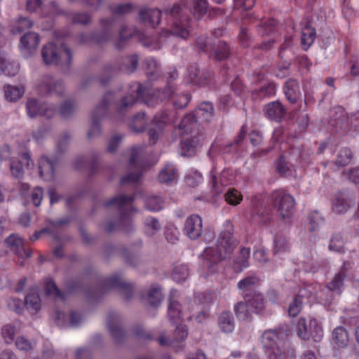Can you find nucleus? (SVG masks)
<instances>
[{"label": "nucleus", "mask_w": 359, "mask_h": 359, "mask_svg": "<svg viewBox=\"0 0 359 359\" xmlns=\"http://www.w3.org/2000/svg\"><path fill=\"white\" fill-rule=\"evenodd\" d=\"M177 296V292L172 290L170 294L169 299V305L168 309V317L173 324H177L180 323L182 318V312L181 310V304L176 299Z\"/></svg>", "instance_id": "nucleus-20"}, {"label": "nucleus", "mask_w": 359, "mask_h": 359, "mask_svg": "<svg viewBox=\"0 0 359 359\" xmlns=\"http://www.w3.org/2000/svg\"><path fill=\"white\" fill-rule=\"evenodd\" d=\"M351 205V201L346 196L339 194L333 202L332 210L337 214H342L346 212Z\"/></svg>", "instance_id": "nucleus-32"}, {"label": "nucleus", "mask_w": 359, "mask_h": 359, "mask_svg": "<svg viewBox=\"0 0 359 359\" xmlns=\"http://www.w3.org/2000/svg\"><path fill=\"white\" fill-rule=\"evenodd\" d=\"M90 20L91 17L87 13H76L72 16V22L74 24L87 25Z\"/></svg>", "instance_id": "nucleus-64"}, {"label": "nucleus", "mask_w": 359, "mask_h": 359, "mask_svg": "<svg viewBox=\"0 0 359 359\" xmlns=\"http://www.w3.org/2000/svg\"><path fill=\"white\" fill-rule=\"evenodd\" d=\"M352 269V263L349 261L344 262L339 271L333 278L327 283V287L332 292L340 294L344 286V281Z\"/></svg>", "instance_id": "nucleus-12"}, {"label": "nucleus", "mask_w": 359, "mask_h": 359, "mask_svg": "<svg viewBox=\"0 0 359 359\" xmlns=\"http://www.w3.org/2000/svg\"><path fill=\"white\" fill-rule=\"evenodd\" d=\"M226 175H227V172H222L220 179H219V184L216 175L212 172L210 183H211L212 189L215 191L216 194H219L222 191V189L220 188V185L222 187H223V186H226L228 184V181L226 180Z\"/></svg>", "instance_id": "nucleus-55"}, {"label": "nucleus", "mask_w": 359, "mask_h": 359, "mask_svg": "<svg viewBox=\"0 0 359 359\" xmlns=\"http://www.w3.org/2000/svg\"><path fill=\"white\" fill-rule=\"evenodd\" d=\"M146 74L148 76H154L158 69L157 62L153 58H147L144 61Z\"/></svg>", "instance_id": "nucleus-61"}, {"label": "nucleus", "mask_w": 359, "mask_h": 359, "mask_svg": "<svg viewBox=\"0 0 359 359\" xmlns=\"http://www.w3.org/2000/svg\"><path fill=\"white\" fill-rule=\"evenodd\" d=\"M163 199L158 196H150L145 200V207L150 211H158L163 208Z\"/></svg>", "instance_id": "nucleus-46"}, {"label": "nucleus", "mask_w": 359, "mask_h": 359, "mask_svg": "<svg viewBox=\"0 0 359 359\" xmlns=\"http://www.w3.org/2000/svg\"><path fill=\"white\" fill-rule=\"evenodd\" d=\"M144 231L149 236L155 235L161 229V224L158 219L153 217H146L143 222Z\"/></svg>", "instance_id": "nucleus-39"}, {"label": "nucleus", "mask_w": 359, "mask_h": 359, "mask_svg": "<svg viewBox=\"0 0 359 359\" xmlns=\"http://www.w3.org/2000/svg\"><path fill=\"white\" fill-rule=\"evenodd\" d=\"M224 228L218 238L216 248H207L203 252V265L211 273L217 271L219 262L231 256L236 245V241L233 238L232 224L226 221Z\"/></svg>", "instance_id": "nucleus-2"}, {"label": "nucleus", "mask_w": 359, "mask_h": 359, "mask_svg": "<svg viewBox=\"0 0 359 359\" xmlns=\"http://www.w3.org/2000/svg\"><path fill=\"white\" fill-rule=\"evenodd\" d=\"M55 163L47 156H42L39 162V169L41 177L47 181H50L54 178Z\"/></svg>", "instance_id": "nucleus-24"}, {"label": "nucleus", "mask_w": 359, "mask_h": 359, "mask_svg": "<svg viewBox=\"0 0 359 359\" xmlns=\"http://www.w3.org/2000/svg\"><path fill=\"white\" fill-rule=\"evenodd\" d=\"M171 100L173 106L176 109H182L188 105L190 101V95L187 93H177L175 88Z\"/></svg>", "instance_id": "nucleus-42"}, {"label": "nucleus", "mask_w": 359, "mask_h": 359, "mask_svg": "<svg viewBox=\"0 0 359 359\" xmlns=\"http://www.w3.org/2000/svg\"><path fill=\"white\" fill-rule=\"evenodd\" d=\"M41 57L46 65L58 66L64 72L68 71L72 63V50L65 44L57 46L48 43L41 49Z\"/></svg>", "instance_id": "nucleus-5"}, {"label": "nucleus", "mask_w": 359, "mask_h": 359, "mask_svg": "<svg viewBox=\"0 0 359 359\" xmlns=\"http://www.w3.org/2000/svg\"><path fill=\"white\" fill-rule=\"evenodd\" d=\"M187 6V1L181 0L173 4L171 8L164 9L165 14L172 18V22L170 29L163 31L162 34H170L184 39L190 36L191 25V20L186 13Z\"/></svg>", "instance_id": "nucleus-4"}, {"label": "nucleus", "mask_w": 359, "mask_h": 359, "mask_svg": "<svg viewBox=\"0 0 359 359\" xmlns=\"http://www.w3.org/2000/svg\"><path fill=\"white\" fill-rule=\"evenodd\" d=\"M290 243L286 236L276 234L273 241V252L275 254L284 253L290 251Z\"/></svg>", "instance_id": "nucleus-35"}, {"label": "nucleus", "mask_w": 359, "mask_h": 359, "mask_svg": "<svg viewBox=\"0 0 359 359\" xmlns=\"http://www.w3.org/2000/svg\"><path fill=\"white\" fill-rule=\"evenodd\" d=\"M302 304L303 301L296 297L290 304L288 309L289 315L292 317H296L300 313Z\"/></svg>", "instance_id": "nucleus-62"}, {"label": "nucleus", "mask_w": 359, "mask_h": 359, "mask_svg": "<svg viewBox=\"0 0 359 359\" xmlns=\"http://www.w3.org/2000/svg\"><path fill=\"white\" fill-rule=\"evenodd\" d=\"M283 333L278 330H269L265 331L262 334V341L264 347L269 350L270 359H294V353L292 349L287 348L282 350L278 345L281 343V338Z\"/></svg>", "instance_id": "nucleus-7"}, {"label": "nucleus", "mask_w": 359, "mask_h": 359, "mask_svg": "<svg viewBox=\"0 0 359 359\" xmlns=\"http://www.w3.org/2000/svg\"><path fill=\"white\" fill-rule=\"evenodd\" d=\"M353 153L348 148H344L340 150L335 161L336 165L338 167H344L352 161Z\"/></svg>", "instance_id": "nucleus-43"}, {"label": "nucleus", "mask_w": 359, "mask_h": 359, "mask_svg": "<svg viewBox=\"0 0 359 359\" xmlns=\"http://www.w3.org/2000/svg\"><path fill=\"white\" fill-rule=\"evenodd\" d=\"M145 298L149 304L157 306L163 300L161 287L157 284L152 285L149 289Z\"/></svg>", "instance_id": "nucleus-31"}, {"label": "nucleus", "mask_w": 359, "mask_h": 359, "mask_svg": "<svg viewBox=\"0 0 359 359\" xmlns=\"http://www.w3.org/2000/svg\"><path fill=\"white\" fill-rule=\"evenodd\" d=\"M171 122L170 115L168 111H163L157 114L153 119V123L156 127H164Z\"/></svg>", "instance_id": "nucleus-58"}, {"label": "nucleus", "mask_w": 359, "mask_h": 359, "mask_svg": "<svg viewBox=\"0 0 359 359\" xmlns=\"http://www.w3.org/2000/svg\"><path fill=\"white\" fill-rule=\"evenodd\" d=\"M43 103L35 98H29L26 103L27 115L30 118H35L41 115Z\"/></svg>", "instance_id": "nucleus-38"}, {"label": "nucleus", "mask_w": 359, "mask_h": 359, "mask_svg": "<svg viewBox=\"0 0 359 359\" xmlns=\"http://www.w3.org/2000/svg\"><path fill=\"white\" fill-rule=\"evenodd\" d=\"M40 36L34 32L24 34L20 39L19 48L22 54L27 57H31L36 53L40 43Z\"/></svg>", "instance_id": "nucleus-10"}, {"label": "nucleus", "mask_w": 359, "mask_h": 359, "mask_svg": "<svg viewBox=\"0 0 359 359\" xmlns=\"http://www.w3.org/2000/svg\"><path fill=\"white\" fill-rule=\"evenodd\" d=\"M310 338L311 337L314 341L319 342L323 337V330L321 325L316 319L309 320Z\"/></svg>", "instance_id": "nucleus-45"}, {"label": "nucleus", "mask_w": 359, "mask_h": 359, "mask_svg": "<svg viewBox=\"0 0 359 359\" xmlns=\"http://www.w3.org/2000/svg\"><path fill=\"white\" fill-rule=\"evenodd\" d=\"M177 177V170L172 165H166L158 175V180L161 183H172L175 182Z\"/></svg>", "instance_id": "nucleus-33"}, {"label": "nucleus", "mask_w": 359, "mask_h": 359, "mask_svg": "<svg viewBox=\"0 0 359 359\" xmlns=\"http://www.w3.org/2000/svg\"><path fill=\"white\" fill-rule=\"evenodd\" d=\"M250 305L254 313H259L264 307L263 294L258 291L254 292L248 297L243 298Z\"/></svg>", "instance_id": "nucleus-29"}, {"label": "nucleus", "mask_w": 359, "mask_h": 359, "mask_svg": "<svg viewBox=\"0 0 359 359\" xmlns=\"http://www.w3.org/2000/svg\"><path fill=\"white\" fill-rule=\"evenodd\" d=\"M161 12L157 8H144L139 13L140 20L151 27H156L160 22Z\"/></svg>", "instance_id": "nucleus-22"}, {"label": "nucleus", "mask_w": 359, "mask_h": 359, "mask_svg": "<svg viewBox=\"0 0 359 359\" xmlns=\"http://www.w3.org/2000/svg\"><path fill=\"white\" fill-rule=\"evenodd\" d=\"M344 240L340 233H334L330 241L329 249L331 251L341 252L344 250Z\"/></svg>", "instance_id": "nucleus-51"}, {"label": "nucleus", "mask_w": 359, "mask_h": 359, "mask_svg": "<svg viewBox=\"0 0 359 359\" xmlns=\"http://www.w3.org/2000/svg\"><path fill=\"white\" fill-rule=\"evenodd\" d=\"M316 36L315 29L309 23H306L302 31V45L304 49L308 48L314 41Z\"/></svg>", "instance_id": "nucleus-40"}, {"label": "nucleus", "mask_w": 359, "mask_h": 359, "mask_svg": "<svg viewBox=\"0 0 359 359\" xmlns=\"http://www.w3.org/2000/svg\"><path fill=\"white\" fill-rule=\"evenodd\" d=\"M144 147H133L129 159L130 169H134L135 172H130L123 177L121 180L122 184L136 182L140 178L142 171L145 166Z\"/></svg>", "instance_id": "nucleus-9"}, {"label": "nucleus", "mask_w": 359, "mask_h": 359, "mask_svg": "<svg viewBox=\"0 0 359 359\" xmlns=\"http://www.w3.org/2000/svg\"><path fill=\"white\" fill-rule=\"evenodd\" d=\"M197 121L198 120L196 118L195 114H187L183 117L179 127L184 132H189L191 130L193 126L196 125Z\"/></svg>", "instance_id": "nucleus-59"}, {"label": "nucleus", "mask_w": 359, "mask_h": 359, "mask_svg": "<svg viewBox=\"0 0 359 359\" xmlns=\"http://www.w3.org/2000/svg\"><path fill=\"white\" fill-rule=\"evenodd\" d=\"M203 231L201 217L198 215H191L184 222L183 232L191 240L198 238Z\"/></svg>", "instance_id": "nucleus-14"}, {"label": "nucleus", "mask_w": 359, "mask_h": 359, "mask_svg": "<svg viewBox=\"0 0 359 359\" xmlns=\"http://www.w3.org/2000/svg\"><path fill=\"white\" fill-rule=\"evenodd\" d=\"M175 88L173 85L168 83L164 88L154 90L151 97L144 99V101L148 106L154 107L165 100L172 99Z\"/></svg>", "instance_id": "nucleus-16"}, {"label": "nucleus", "mask_w": 359, "mask_h": 359, "mask_svg": "<svg viewBox=\"0 0 359 359\" xmlns=\"http://www.w3.org/2000/svg\"><path fill=\"white\" fill-rule=\"evenodd\" d=\"M309 221L311 226L310 231H315L318 230L320 226L323 225L325 222V218L319 212L315 210L309 213Z\"/></svg>", "instance_id": "nucleus-47"}, {"label": "nucleus", "mask_w": 359, "mask_h": 359, "mask_svg": "<svg viewBox=\"0 0 359 359\" xmlns=\"http://www.w3.org/2000/svg\"><path fill=\"white\" fill-rule=\"evenodd\" d=\"M25 306L28 310L36 313L41 309V299L37 292L29 293L25 298Z\"/></svg>", "instance_id": "nucleus-41"}, {"label": "nucleus", "mask_w": 359, "mask_h": 359, "mask_svg": "<svg viewBox=\"0 0 359 359\" xmlns=\"http://www.w3.org/2000/svg\"><path fill=\"white\" fill-rule=\"evenodd\" d=\"M130 93L124 97H118L113 92L107 93L92 112L91 126L88 131V138L93 139L101 133L100 121L105 116L109 107H114L116 112L123 117L135 104L137 99H144V88L141 83L135 82L130 86Z\"/></svg>", "instance_id": "nucleus-1"}, {"label": "nucleus", "mask_w": 359, "mask_h": 359, "mask_svg": "<svg viewBox=\"0 0 359 359\" xmlns=\"http://www.w3.org/2000/svg\"><path fill=\"white\" fill-rule=\"evenodd\" d=\"M238 39L243 47H248L252 42L251 34L246 28L241 29Z\"/></svg>", "instance_id": "nucleus-63"}, {"label": "nucleus", "mask_w": 359, "mask_h": 359, "mask_svg": "<svg viewBox=\"0 0 359 359\" xmlns=\"http://www.w3.org/2000/svg\"><path fill=\"white\" fill-rule=\"evenodd\" d=\"M248 302H240L234 306V311L237 318L241 320L250 321L253 310L249 309Z\"/></svg>", "instance_id": "nucleus-36"}, {"label": "nucleus", "mask_w": 359, "mask_h": 359, "mask_svg": "<svg viewBox=\"0 0 359 359\" xmlns=\"http://www.w3.org/2000/svg\"><path fill=\"white\" fill-rule=\"evenodd\" d=\"M332 341L339 347H345L349 341V334L342 326L334 329L332 332Z\"/></svg>", "instance_id": "nucleus-30"}, {"label": "nucleus", "mask_w": 359, "mask_h": 359, "mask_svg": "<svg viewBox=\"0 0 359 359\" xmlns=\"http://www.w3.org/2000/svg\"><path fill=\"white\" fill-rule=\"evenodd\" d=\"M189 275V270L186 264H180L175 267L172 278L177 282L184 281Z\"/></svg>", "instance_id": "nucleus-50"}, {"label": "nucleus", "mask_w": 359, "mask_h": 359, "mask_svg": "<svg viewBox=\"0 0 359 359\" xmlns=\"http://www.w3.org/2000/svg\"><path fill=\"white\" fill-rule=\"evenodd\" d=\"M10 170L13 177L20 179L23 177L24 170L20 161L13 159L10 165Z\"/></svg>", "instance_id": "nucleus-60"}, {"label": "nucleus", "mask_w": 359, "mask_h": 359, "mask_svg": "<svg viewBox=\"0 0 359 359\" xmlns=\"http://www.w3.org/2000/svg\"><path fill=\"white\" fill-rule=\"evenodd\" d=\"M259 282V278L255 276H248L238 283V287L241 291V295L243 298L248 297L250 294L257 290L255 286Z\"/></svg>", "instance_id": "nucleus-25"}, {"label": "nucleus", "mask_w": 359, "mask_h": 359, "mask_svg": "<svg viewBox=\"0 0 359 359\" xmlns=\"http://www.w3.org/2000/svg\"><path fill=\"white\" fill-rule=\"evenodd\" d=\"M208 10V0H195L192 12L194 15L197 18L203 16Z\"/></svg>", "instance_id": "nucleus-54"}, {"label": "nucleus", "mask_w": 359, "mask_h": 359, "mask_svg": "<svg viewBox=\"0 0 359 359\" xmlns=\"http://www.w3.org/2000/svg\"><path fill=\"white\" fill-rule=\"evenodd\" d=\"M198 121L210 122L214 116V107L210 102H202L195 111Z\"/></svg>", "instance_id": "nucleus-26"}, {"label": "nucleus", "mask_w": 359, "mask_h": 359, "mask_svg": "<svg viewBox=\"0 0 359 359\" xmlns=\"http://www.w3.org/2000/svg\"><path fill=\"white\" fill-rule=\"evenodd\" d=\"M138 62V56L131 55L123 57L114 63L107 65L99 78L100 83L103 86L107 84L119 72L126 74L134 72L137 68Z\"/></svg>", "instance_id": "nucleus-6"}, {"label": "nucleus", "mask_w": 359, "mask_h": 359, "mask_svg": "<svg viewBox=\"0 0 359 359\" xmlns=\"http://www.w3.org/2000/svg\"><path fill=\"white\" fill-rule=\"evenodd\" d=\"M105 289L118 288L126 300H130L133 294V286L126 283L121 276L112 275L107 278L103 283Z\"/></svg>", "instance_id": "nucleus-11"}, {"label": "nucleus", "mask_w": 359, "mask_h": 359, "mask_svg": "<svg viewBox=\"0 0 359 359\" xmlns=\"http://www.w3.org/2000/svg\"><path fill=\"white\" fill-rule=\"evenodd\" d=\"M17 331L15 323H8L2 327L1 335L6 344H11L14 341Z\"/></svg>", "instance_id": "nucleus-44"}, {"label": "nucleus", "mask_w": 359, "mask_h": 359, "mask_svg": "<svg viewBox=\"0 0 359 359\" xmlns=\"http://www.w3.org/2000/svg\"><path fill=\"white\" fill-rule=\"evenodd\" d=\"M148 123V118L144 112L137 113L132 119L130 127L135 133H142Z\"/></svg>", "instance_id": "nucleus-37"}, {"label": "nucleus", "mask_w": 359, "mask_h": 359, "mask_svg": "<svg viewBox=\"0 0 359 359\" xmlns=\"http://www.w3.org/2000/svg\"><path fill=\"white\" fill-rule=\"evenodd\" d=\"M273 208L281 220L288 222L294 212V199L285 191L278 189L274 191L271 196Z\"/></svg>", "instance_id": "nucleus-8"}, {"label": "nucleus", "mask_w": 359, "mask_h": 359, "mask_svg": "<svg viewBox=\"0 0 359 359\" xmlns=\"http://www.w3.org/2000/svg\"><path fill=\"white\" fill-rule=\"evenodd\" d=\"M283 92L287 100L291 103H296L301 98V91L299 83L295 79H289L285 81Z\"/></svg>", "instance_id": "nucleus-21"}, {"label": "nucleus", "mask_w": 359, "mask_h": 359, "mask_svg": "<svg viewBox=\"0 0 359 359\" xmlns=\"http://www.w3.org/2000/svg\"><path fill=\"white\" fill-rule=\"evenodd\" d=\"M46 293L48 296L52 297L55 299H60L62 300L65 299V294L58 290L56 285L52 280H47L46 282Z\"/></svg>", "instance_id": "nucleus-52"}, {"label": "nucleus", "mask_w": 359, "mask_h": 359, "mask_svg": "<svg viewBox=\"0 0 359 359\" xmlns=\"http://www.w3.org/2000/svg\"><path fill=\"white\" fill-rule=\"evenodd\" d=\"M310 327L309 323L307 324L306 320L304 318H300L297 325V333L299 338L303 340L310 339Z\"/></svg>", "instance_id": "nucleus-49"}, {"label": "nucleus", "mask_w": 359, "mask_h": 359, "mask_svg": "<svg viewBox=\"0 0 359 359\" xmlns=\"http://www.w3.org/2000/svg\"><path fill=\"white\" fill-rule=\"evenodd\" d=\"M224 196L226 201L232 205L239 204L243 199L242 194L235 189H229Z\"/></svg>", "instance_id": "nucleus-56"}, {"label": "nucleus", "mask_w": 359, "mask_h": 359, "mask_svg": "<svg viewBox=\"0 0 359 359\" xmlns=\"http://www.w3.org/2000/svg\"><path fill=\"white\" fill-rule=\"evenodd\" d=\"M39 89L42 94L62 95L65 86L62 81L55 80L52 76L46 75L41 79Z\"/></svg>", "instance_id": "nucleus-13"}, {"label": "nucleus", "mask_w": 359, "mask_h": 359, "mask_svg": "<svg viewBox=\"0 0 359 359\" xmlns=\"http://www.w3.org/2000/svg\"><path fill=\"white\" fill-rule=\"evenodd\" d=\"M133 197L130 196L119 195L105 201V208H114L121 211L120 216L116 224L111 221L104 223L103 228L107 233H111L116 228L128 232L133 226V215L136 210L130 208Z\"/></svg>", "instance_id": "nucleus-3"}, {"label": "nucleus", "mask_w": 359, "mask_h": 359, "mask_svg": "<svg viewBox=\"0 0 359 359\" xmlns=\"http://www.w3.org/2000/svg\"><path fill=\"white\" fill-rule=\"evenodd\" d=\"M265 116L270 120L279 122L284 117L286 109L279 101L271 102L264 107Z\"/></svg>", "instance_id": "nucleus-19"}, {"label": "nucleus", "mask_w": 359, "mask_h": 359, "mask_svg": "<svg viewBox=\"0 0 359 359\" xmlns=\"http://www.w3.org/2000/svg\"><path fill=\"white\" fill-rule=\"evenodd\" d=\"M205 137L202 135H197L191 138H187L181 142L179 152L182 156L191 157L196 154L197 147L204 141Z\"/></svg>", "instance_id": "nucleus-15"}, {"label": "nucleus", "mask_w": 359, "mask_h": 359, "mask_svg": "<svg viewBox=\"0 0 359 359\" xmlns=\"http://www.w3.org/2000/svg\"><path fill=\"white\" fill-rule=\"evenodd\" d=\"M32 25L33 23L29 18L20 17L15 22V25L13 26L12 32L13 33H20L32 27Z\"/></svg>", "instance_id": "nucleus-57"}, {"label": "nucleus", "mask_w": 359, "mask_h": 359, "mask_svg": "<svg viewBox=\"0 0 359 359\" xmlns=\"http://www.w3.org/2000/svg\"><path fill=\"white\" fill-rule=\"evenodd\" d=\"M188 78L191 83L203 86L208 83L211 78V74L209 72H203L199 75L198 66L194 65H191L188 69Z\"/></svg>", "instance_id": "nucleus-23"}, {"label": "nucleus", "mask_w": 359, "mask_h": 359, "mask_svg": "<svg viewBox=\"0 0 359 359\" xmlns=\"http://www.w3.org/2000/svg\"><path fill=\"white\" fill-rule=\"evenodd\" d=\"M120 317L115 312H110L107 316V326L111 337L116 343H121L125 337V332L119 325Z\"/></svg>", "instance_id": "nucleus-18"}, {"label": "nucleus", "mask_w": 359, "mask_h": 359, "mask_svg": "<svg viewBox=\"0 0 359 359\" xmlns=\"http://www.w3.org/2000/svg\"><path fill=\"white\" fill-rule=\"evenodd\" d=\"M231 53L230 47L223 41H219L215 50V58L217 60H223L228 58Z\"/></svg>", "instance_id": "nucleus-48"}, {"label": "nucleus", "mask_w": 359, "mask_h": 359, "mask_svg": "<svg viewBox=\"0 0 359 359\" xmlns=\"http://www.w3.org/2000/svg\"><path fill=\"white\" fill-rule=\"evenodd\" d=\"M4 92L7 101L15 102L23 96L25 88L23 86H17L6 84L4 86Z\"/></svg>", "instance_id": "nucleus-27"}, {"label": "nucleus", "mask_w": 359, "mask_h": 359, "mask_svg": "<svg viewBox=\"0 0 359 359\" xmlns=\"http://www.w3.org/2000/svg\"><path fill=\"white\" fill-rule=\"evenodd\" d=\"M218 324L222 332L226 333L233 332L235 324L232 313L229 311L222 312L218 318Z\"/></svg>", "instance_id": "nucleus-28"}, {"label": "nucleus", "mask_w": 359, "mask_h": 359, "mask_svg": "<svg viewBox=\"0 0 359 359\" xmlns=\"http://www.w3.org/2000/svg\"><path fill=\"white\" fill-rule=\"evenodd\" d=\"M250 252L249 248H242L240 250L239 255L234 260V269L236 272H241L249 266Z\"/></svg>", "instance_id": "nucleus-34"}, {"label": "nucleus", "mask_w": 359, "mask_h": 359, "mask_svg": "<svg viewBox=\"0 0 359 359\" xmlns=\"http://www.w3.org/2000/svg\"><path fill=\"white\" fill-rule=\"evenodd\" d=\"M76 109V104L74 101L68 100L64 102L60 108V114L63 118H68L72 116Z\"/></svg>", "instance_id": "nucleus-53"}, {"label": "nucleus", "mask_w": 359, "mask_h": 359, "mask_svg": "<svg viewBox=\"0 0 359 359\" xmlns=\"http://www.w3.org/2000/svg\"><path fill=\"white\" fill-rule=\"evenodd\" d=\"M5 243L10 250L20 258H29L32 256V251L24 248L23 240L17 234L10 235Z\"/></svg>", "instance_id": "nucleus-17"}]
</instances>
